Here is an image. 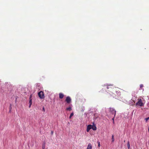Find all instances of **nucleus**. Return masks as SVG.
<instances>
[{
  "label": "nucleus",
  "instance_id": "obj_1",
  "mask_svg": "<svg viewBox=\"0 0 149 149\" xmlns=\"http://www.w3.org/2000/svg\"><path fill=\"white\" fill-rule=\"evenodd\" d=\"M104 89H105L106 91L111 96L114 97V93H113L114 92L113 90V87L112 84H105L104 85Z\"/></svg>",
  "mask_w": 149,
  "mask_h": 149
},
{
  "label": "nucleus",
  "instance_id": "obj_2",
  "mask_svg": "<svg viewBox=\"0 0 149 149\" xmlns=\"http://www.w3.org/2000/svg\"><path fill=\"white\" fill-rule=\"evenodd\" d=\"M109 112L112 115H114V117H115L116 115V111L115 109L113 108L110 107L109 108Z\"/></svg>",
  "mask_w": 149,
  "mask_h": 149
},
{
  "label": "nucleus",
  "instance_id": "obj_3",
  "mask_svg": "<svg viewBox=\"0 0 149 149\" xmlns=\"http://www.w3.org/2000/svg\"><path fill=\"white\" fill-rule=\"evenodd\" d=\"M38 95L41 99H43L45 98L44 93L42 91H40L38 93Z\"/></svg>",
  "mask_w": 149,
  "mask_h": 149
},
{
  "label": "nucleus",
  "instance_id": "obj_4",
  "mask_svg": "<svg viewBox=\"0 0 149 149\" xmlns=\"http://www.w3.org/2000/svg\"><path fill=\"white\" fill-rule=\"evenodd\" d=\"M136 105L139 106L140 107H142L144 105V104L143 103H142L141 100L140 99L139 100V101L136 102Z\"/></svg>",
  "mask_w": 149,
  "mask_h": 149
},
{
  "label": "nucleus",
  "instance_id": "obj_5",
  "mask_svg": "<svg viewBox=\"0 0 149 149\" xmlns=\"http://www.w3.org/2000/svg\"><path fill=\"white\" fill-rule=\"evenodd\" d=\"M71 99L70 97L68 96L66 98L65 101L67 103L69 104L71 102Z\"/></svg>",
  "mask_w": 149,
  "mask_h": 149
},
{
  "label": "nucleus",
  "instance_id": "obj_6",
  "mask_svg": "<svg viewBox=\"0 0 149 149\" xmlns=\"http://www.w3.org/2000/svg\"><path fill=\"white\" fill-rule=\"evenodd\" d=\"M92 125H89L87 126L86 131L87 132H88L90 130L92 129Z\"/></svg>",
  "mask_w": 149,
  "mask_h": 149
},
{
  "label": "nucleus",
  "instance_id": "obj_7",
  "mask_svg": "<svg viewBox=\"0 0 149 149\" xmlns=\"http://www.w3.org/2000/svg\"><path fill=\"white\" fill-rule=\"evenodd\" d=\"M92 129L93 130H97V127L95 126V125L93 124V125H92Z\"/></svg>",
  "mask_w": 149,
  "mask_h": 149
},
{
  "label": "nucleus",
  "instance_id": "obj_8",
  "mask_svg": "<svg viewBox=\"0 0 149 149\" xmlns=\"http://www.w3.org/2000/svg\"><path fill=\"white\" fill-rule=\"evenodd\" d=\"M92 149V145L90 143H89L88 144L87 148L86 149Z\"/></svg>",
  "mask_w": 149,
  "mask_h": 149
},
{
  "label": "nucleus",
  "instance_id": "obj_9",
  "mask_svg": "<svg viewBox=\"0 0 149 149\" xmlns=\"http://www.w3.org/2000/svg\"><path fill=\"white\" fill-rule=\"evenodd\" d=\"M64 97V95L61 93L59 94V97L60 99H62Z\"/></svg>",
  "mask_w": 149,
  "mask_h": 149
},
{
  "label": "nucleus",
  "instance_id": "obj_10",
  "mask_svg": "<svg viewBox=\"0 0 149 149\" xmlns=\"http://www.w3.org/2000/svg\"><path fill=\"white\" fill-rule=\"evenodd\" d=\"M114 136L113 135H112V138H111L112 142H113L114 141Z\"/></svg>",
  "mask_w": 149,
  "mask_h": 149
},
{
  "label": "nucleus",
  "instance_id": "obj_11",
  "mask_svg": "<svg viewBox=\"0 0 149 149\" xmlns=\"http://www.w3.org/2000/svg\"><path fill=\"white\" fill-rule=\"evenodd\" d=\"M66 110L68 111H70L72 110V108L71 107H69L66 108Z\"/></svg>",
  "mask_w": 149,
  "mask_h": 149
},
{
  "label": "nucleus",
  "instance_id": "obj_12",
  "mask_svg": "<svg viewBox=\"0 0 149 149\" xmlns=\"http://www.w3.org/2000/svg\"><path fill=\"white\" fill-rule=\"evenodd\" d=\"M45 143L44 142L43 143L42 145V148H45Z\"/></svg>",
  "mask_w": 149,
  "mask_h": 149
},
{
  "label": "nucleus",
  "instance_id": "obj_13",
  "mask_svg": "<svg viewBox=\"0 0 149 149\" xmlns=\"http://www.w3.org/2000/svg\"><path fill=\"white\" fill-rule=\"evenodd\" d=\"M116 92L118 95L119 96L120 95V93L119 91H116Z\"/></svg>",
  "mask_w": 149,
  "mask_h": 149
},
{
  "label": "nucleus",
  "instance_id": "obj_14",
  "mask_svg": "<svg viewBox=\"0 0 149 149\" xmlns=\"http://www.w3.org/2000/svg\"><path fill=\"white\" fill-rule=\"evenodd\" d=\"M73 115H74V113L73 112L71 113L70 114V115L69 116V118L70 119L73 116Z\"/></svg>",
  "mask_w": 149,
  "mask_h": 149
},
{
  "label": "nucleus",
  "instance_id": "obj_15",
  "mask_svg": "<svg viewBox=\"0 0 149 149\" xmlns=\"http://www.w3.org/2000/svg\"><path fill=\"white\" fill-rule=\"evenodd\" d=\"M127 145L128 148V149H129L130 148V142L129 141H128L127 142Z\"/></svg>",
  "mask_w": 149,
  "mask_h": 149
},
{
  "label": "nucleus",
  "instance_id": "obj_16",
  "mask_svg": "<svg viewBox=\"0 0 149 149\" xmlns=\"http://www.w3.org/2000/svg\"><path fill=\"white\" fill-rule=\"evenodd\" d=\"M9 109H10V110L9 111V112H10L11 111V110L12 109V105L11 104H10Z\"/></svg>",
  "mask_w": 149,
  "mask_h": 149
},
{
  "label": "nucleus",
  "instance_id": "obj_17",
  "mask_svg": "<svg viewBox=\"0 0 149 149\" xmlns=\"http://www.w3.org/2000/svg\"><path fill=\"white\" fill-rule=\"evenodd\" d=\"M136 99V97H133L132 99V100L134 102H135V101H134V99Z\"/></svg>",
  "mask_w": 149,
  "mask_h": 149
},
{
  "label": "nucleus",
  "instance_id": "obj_18",
  "mask_svg": "<svg viewBox=\"0 0 149 149\" xmlns=\"http://www.w3.org/2000/svg\"><path fill=\"white\" fill-rule=\"evenodd\" d=\"M29 104H32V99H29Z\"/></svg>",
  "mask_w": 149,
  "mask_h": 149
},
{
  "label": "nucleus",
  "instance_id": "obj_19",
  "mask_svg": "<svg viewBox=\"0 0 149 149\" xmlns=\"http://www.w3.org/2000/svg\"><path fill=\"white\" fill-rule=\"evenodd\" d=\"M143 86V85L142 84H141L140 85V90L142 89L141 88Z\"/></svg>",
  "mask_w": 149,
  "mask_h": 149
},
{
  "label": "nucleus",
  "instance_id": "obj_20",
  "mask_svg": "<svg viewBox=\"0 0 149 149\" xmlns=\"http://www.w3.org/2000/svg\"><path fill=\"white\" fill-rule=\"evenodd\" d=\"M97 143L98 144V146L99 147H100V142L99 141H97Z\"/></svg>",
  "mask_w": 149,
  "mask_h": 149
},
{
  "label": "nucleus",
  "instance_id": "obj_21",
  "mask_svg": "<svg viewBox=\"0 0 149 149\" xmlns=\"http://www.w3.org/2000/svg\"><path fill=\"white\" fill-rule=\"evenodd\" d=\"M149 119V117H148V118H146L145 119V120H146V121H148V120Z\"/></svg>",
  "mask_w": 149,
  "mask_h": 149
},
{
  "label": "nucleus",
  "instance_id": "obj_22",
  "mask_svg": "<svg viewBox=\"0 0 149 149\" xmlns=\"http://www.w3.org/2000/svg\"><path fill=\"white\" fill-rule=\"evenodd\" d=\"M32 97V95H30V97H29V99H31Z\"/></svg>",
  "mask_w": 149,
  "mask_h": 149
},
{
  "label": "nucleus",
  "instance_id": "obj_23",
  "mask_svg": "<svg viewBox=\"0 0 149 149\" xmlns=\"http://www.w3.org/2000/svg\"><path fill=\"white\" fill-rule=\"evenodd\" d=\"M32 104H29V107L30 108L31 107V105Z\"/></svg>",
  "mask_w": 149,
  "mask_h": 149
},
{
  "label": "nucleus",
  "instance_id": "obj_24",
  "mask_svg": "<svg viewBox=\"0 0 149 149\" xmlns=\"http://www.w3.org/2000/svg\"><path fill=\"white\" fill-rule=\"evenodd\" d=\"M42 110L44 111H45V108L44 107L43 108Z\"/></svg>",
  "mask_w": 149,
  "mask_h": 149
},
{
  "label": "nucleus",
  "instance_id": "obj_25",
  "mask_svg": "<svg viewBox=\"0 0 149 149\" xmlns=\"http://www.w3.org/2000/svg\"><path fill=\"white\" fill-rule=\"evenodd\" d=\"M114 117H114H114H113V118H112V120L113 121V120H114Z\"/></svg>",
  "mask_w": 149,
  "mask_h": 149
},
{
  "label": "nucleus",
  "instance_id": "obj_26",
  "mask_svg": "<svg viewBox=\"0 0 149 149\" xmlns=\"http://www.w3.org/2000/svg\"><path fill=\"white\" fill-rule=\"evenodd\" d=\"M96 113H95V114H94V115L95 116H96Z\"/></svg>",
  "mask_w": 149,
  "mask_h": 149
},
{
  "label": "nucleus",
  "instance_id": "obj_27",
  "mask_svg": "<svg viewBox=\"0 0 149 149\" xmlns=\"http://www.w3.org/2000/svg\"><path fill=\"white\" fill-rule=\"evenodd\" d=\"M113 124H114V120H113Z\"/></svg>",
  "mask_w": 149,
  "mask_h": 149
},
{
  "label": "nucleus",
  "instance_id": "obj_28",
  "mask_svg": "<svg viewBox=\"0 0 149 149\" xmlns=\"http://www.w3.org/2000/svg\"><path fill=\"white\" fill-rule=\"evenodd\" d=\"M148 132H149V127L148 128Z\"/></svg>",
  "mask_w": 149,
  "mask_h": 149
},
{
  "label": "nucleus",
  "instance_id": "obj_29",
  "mask_svg": "<svg viewBox=\"0 0 149 149\" xmlns=\"http://www.w3.org/2000/svg\"><path fill=\"white\" fill-rule=\"evenodd\" d=\"M52 134H53V132H52Z\"/></svg>",
  "mask_w": 149,
  "mask_h": 149
},
{
  "label": "nucleus",
  "instance_id": "obj_30",
  "mask_svg": "<svg viewBox=\"0 0 149 149\" xmlns=\"http://www.w3.org/2000/svg\"><path fill=\"white\" fill-rule=\"evenodd\" d=\"M42 149H45V148H42Z\"/></svg>",
  "mask_w": 149,
  "mask_h": 149
},
{
  "label": "nucleus",
  "instance_id": "obj_31",
  "mask_svg": "<svg viewBox=\"0 0 149 149\" xmlns=\"http://www.w3.org/2000/svg\"><path fill=\"white\" fill-rule=\"evenodd\" d=\"M39 84H37V85H38Z\"/></svg>",
  "mask_w": 149,
  "mask_h": 149
}]
</instances>
